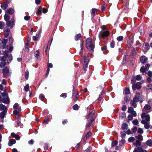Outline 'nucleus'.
Returning <instances> with one entry per match:
<instances>
[{
    "label": "nucleus",
    "instance_id": "61",
    "mask_svg": "<svg viewBox=\"0 0 152 152\" xmlns=\"http://www.w3.org/2000/svg\"><path fill=\"white\" fill-rule=\"evenodd\" d=\"M8 54V52L7 51H5L4 53V55L5 56L7 57Z\"/></svg>",
    "mask_w": 152,
    "mask_h": 152
},
{
    "label": "nucleus",
    "instance_id": "58",
    "mask_svg": "<svg viewBox=\"0 0 152 152\" xmlns=\"http://www.w3.org/2000/svg\"><path fill=\"white\" fill-rule=\"evenodd\" d=\"M148 75L149 77L152 76V72L151 71H149L148 73Z\"/></svg>",
    "mask_w": 152,
    "mask_h": 152
},
{
    "label": "nucleus",
    "instance_id": "7",
    "mask_svg": "<svg viewBox=\"0 0 152 152\" xmlns=\"http://www.w3.org/2000/svg\"><path fill=\"white\" fill-rule=\"evenodd\" d=\"M152 109L151 107L148 104H146L144 107L142 109V111L143 112H147L148 113L152 111Z\"/></svg>",
    "mask_w": 152,
    "mask_h": 152
},
{
    "label": "nucleus",
    "instance_id": "11",
    "mask_svg": "<svg viewBox=\"0 0 152 152\" xmlns=\"http://www.w3.org/2000/svg\"><path fill=\"white\" fill-rule=\"evenodd\" d=\"M140 98V94L139 93H137L134 98L133 101L137 102L138 101Z\"/></svg>",
    "mask_w": 152,
    "mask_h": 152
},
{
    "label": "nucleus",
    "instance_id": "35",
    "mask_svg": "<svg viewBox=\"0 0 152 152\" xmlns=\"http://www.w3.org/2000/svg\"><path fill=\"white\" fill-rule=\"evenodd\" d=\"M135 140V139L134 137H129L128 139V141L129 142H132Z\"/></svg>",
    "mask_w": 152,
    "mask_h": 152
},
{
    "label": "nucleus",
    "instance_id": "22",
    "mask_svg": "<svg viewBox=\"0 0 152 152\" xmlns=\"http://www.w3.org/2000/svg\"><path fill=\"white\" fill-rule=\"evenodd\" d=\"M4 18L5 20L7 21H9L10 18V16L7 14H5L4 16Z\"/></svg>",
    "mask_w": 152,
    "mask_h": 152
},
{
    "label": "nucleus",
    "instance_id": "14",
    "mask_svg": "<svg viewBox=\"0 0 152 152\" xmlns=\"http://www.w3.org/2000/svg\"><path fill=\"white\" fill-rule=\"evenodd\" d=\"M0 110H3V112H7V107L2 104H0Z\"/></svg>",
    "mask_w": 152,
    "mask_h": 152
},
{
    "label": "nucleus",
    "instance_id": "28",
    "mask_svg": "<svg viewBox=\"0 0 152 152\" xmlns=\"http://www.w3.org/2000/svg\"><path fill=\"white\" fill-rule=\"evenodd\" d=\"M5 24L3 22L0 21V28L3 29L4 27Z\"/></svg>",
    "mask_w": 152,
    "mask_h": 152
},
{
    "label": "nucleus",
    "instance_id": "34",
    "mask_svg": "<svg viewBox=\"0 0 152 152\" xmlns=\"http://www.w3.org/2000/svg\"><path fill=\"white\" fill-rule=\"evenodd\" d=\"M134 111V109L132 107H129L128 109V112L129 113H131Z\"/></svg>",
    "mask_w": 152,
    "mask_h": 152
},
{
    "label": "nucleus",
    "instance_id": "3",
    "mask_svg": "<svg viewBox=\"0 0 152 152\" xmlns=\"http://www.w3.org/2000/svg\"><path fill=\"white\" fill-rule=\"evenodd\" d=\"M135 78L133 77L131 80V83L132 84L133 89L135 90L136 89H140L141 88V83L140 82H138L135 84Z\"/></svg>",
    "mask_w": 152,
    "mask_h": 152
},
{
    "label": "nucleus",
    "instance_id": "60",
    "mask_svg": "<svg viewBox=\"0 0 152 152\" xmlns=\"http://www.w3.org/2000/svg\"><path fill=\"white\" fill-rule=\"evenodd\" d=\"M126 105H124L122 108V110L123 111H125L126 109Z\"/></svg>",
    "mask_w": 152,
    "mask_h": 152
},
{
    "label": "nucleus",
    "instance_id": "19",
    "mask_svg": "<svg viewBox=\"0 0 152 152\" xmlns=\"http://www.w3.org/2000/svg\"><path fill=\"white\" fill-rule=\"evenodd\" d=\"M127 124H126L124 123L122 124L121 128L122 130H124L127 129Z\"/></svg>",
    "mask_w": 152,
    "mask_h": 152
},
{
    "label": "nucleus",
    "instance_id": "27",
    "mask_svg": "<svg viewBox=\"0 0 152 152\" xmlns=\"http://www.w3.org/2000/svg\"><path fill=\"white\" fill-rule=\"evenodd\" d=\"M130 90L129 88H126L124 91V93L126 94H127L129 93Z\"/></svg>",
    "mask_w": 152,
    "mask_h": 152
},
{
    "label": "nucleus",
    "instance_id": "12",
    "mask_svg": "<svg viewBox=\"0 0 152 152\" xmlns=\"http://www.w3.org/2000/svg\"><path fill=\"white\" fill-rule=\"evenodd\" d=\"M15 110L13 111V113L16 115V118H18L20 115L19 112L20 111V109L18 108V109Z\"/></svg>",
    "mask_w": 152,
    "mask_h": 152
},
{
    "label": "nucleus",
    "instance_id": "63",
    "mask_svg": "<svg viewBox=\"0 0 152 152\" xmlns=\"http://www.w3.org/2000/svg\"><path fill=\"white\" fill-rule=\"evenodd\" d=\"M148 104L151 105L152 106V99H150L148 101Z\"/></svg>",
    "mask_w": 152,
    "mask_h": 152
},
{
    "label": "nucleus",
    "instance_id": "17",
    "mask_svg": "<svg viewBox=\"0 0 152 152\" xmlns=\"http://www.w3.org/2000/svg\"><path fill=\"white\" fill-rule=\"evenodd\" d=\"M109 31H106L102 33V37H106L109 35Z\"/></svg>",
    "mask_w": 152,
    "mask_h": 152
},
{
    "label": "nucleus",
    "instance_id": "62",
    "mask_svg": "<svg viewBox=\"0 0 152 152\" xmlns=\"http://www.w3.org/2000/svg\"><path fill=\"white\" fill-rule=\"evenodd\" d=\"M49 121V118H47L46 119H44L43 122V123H46L47 122H48Z\"/></svg>",
    "mask_w": 152,
    "mask_h": 152
},
{
    "label": "nucleus",
    "instance_id": "45",
    "mask_svg": "<svg viewBox=\"0 0 152 152\" xmlns=\"http://www.w3.org/2000/svg\"><path fill=\"white\" fill-rule=\"evenodd\" d=\"M147 144L149 146H151L152 144V141L149 140L147 141Z\"/></svg>",
    "mask_w": 152,
    "mask_h": 152
},
{
    "label": "nucleus",
    "instance_id": "24",
    "mask_svg": "<svg viewBox=\"0 0 152 152\" xmlns=\"http://www.w3.org/2000/svg\"><path fill=\"white\" fill-rule=\"evenodd\" d=\"M9 69L7 68V67H5L4 69H3V73H5L6 74H7L9 73Z\"/></svg>",
    "mask_w": 152,
    "mask_h": 152
},
{
    "label": "nucleus",
    "instance_id": "64",
    "mask_svg": "<svg viewBox=\"0 0 152 152\" xmlns=\"http://www.w3.org/2000/svg\"><path fill=\"white\" fill-rule=\"evenodd\" d=\"M148 89H150L152 90V85L151 84H149L148 85Z\"/></svg>",
    "mask_w": 152,
    "mask_h": 152
},
{
    "label": "nucleus",
    "instance_id": "20",
    "mask_svg": "<svg viewBox=\"0 0 152 152\" xmlns=\"http://www.w3.org/2000/svg\"><path fill=\"white\" fill-rule=\"evenodd\" d=\"M2 102L3 103L6 104H8L9 103V100L7 97L4 98L3 99Z\"/></svg>",
    "mask_w": 152,
    "mask_h": 152
},
{
    "label": "nucleus",
    "instance_id": "57",
    "mask_svg": "<svg viewBox=\"0 0 152 152\" xmlns=\"http://www.w3.org/2000/svg\"><path fill=\"white\" fill-rule=\"evenodd\" d=\"M134 117H135L137 115V113L135 111H134L131 113Z\"/></svg>",
    "mask_w": 152,
    "mask_h": 152
},
{
    "label": "nucleus",
    "instance_id": "8",
    "mask_svg": "<svg viewBox=\"0 0 152 152\" xmlns=\"http://www.w3.org/2000/svg\"><path fill=\"white\" fill-rule=\"evenodd\" d=\"M141 123L142 124H144V127L146 129H148L150 128V125H149L150 123L149 121L146 122L145 120L143 119Z\"/></svg>",
    "mask_w": 152,
    "mask_h": 152
},
{
    "label": "nucleus",
    "instance_id": "46",
    "mask_svg": "<svg viewBox=\"0 0 152 152\" xmlns=\"http://www.w3.org/2000/svg\"><path fill=\"white\" fill-rule=\"evenodd\" d=\"M34 55H35V56L36 57V58H38V57L39 55V51L38 50L36 51L35 52V53H34Z\"/></svg>",
    "mask_w": 152,
    "mask_h": 152
},
{
    "label": "nucleus",
    "instance_id": "36",
    "mask_svg": "<svg viewBox=\"0 0 152 152\" xmlns=\"http://www.w3.org/2000/svg\"><path fill=\"white\" fill-rule=\"evenodd\" d=\"M133 124L134 125H137L139 123V122L137 119H135L132 122Z\"/></svg>",
    "mask_w": 152,
    "mask_h": 152
},
{
    "label": "nucleus",
    "instance_id": "10",
    "mask_svg": "<svg viewBox=\"0 0 152 152\" xmlns=\"http://www.w3.org/2000/svg\"><path fill=\"white\" fill-rule=\"evenodd\" d=\"M8 41L7 39H4L2 40L1 44V48L4 49L5 48V46Z\"/></svg>",
    "mask_w": 152,
    "mask_h": 152
},
{
    "label": "nucleus",
    "instance_id": "56",
    "mask_svg": "<svg viewBox=\"0 0 152 152\" xmlns=\"http://www.w3.org/2000/svg\"><path fill=\"white\" fill-rule=\"evenodd\" d=\"M7 59V57L5 56H3L1 58V60L3 61H5Z\"/></svg>",
    "mask_w": 152,
    "mask_h": 152
},
{
    "label": "nucleus",
    "instance_id": "41",
    "mask_svg": "<svg viewBox=\"0 0 152 152\" xmlns=\"http://www.w3.org/2000/svg\"><path fill=\"white\" fill-rule=\"evenodd\" d=\"M138 150H139L140 152H147L146 150H143L142 148L140 147H138Z\"/></svg>",
    "mask_w": 152,
    "mask_h": 152
},
{
    "label": "nucleus",
    "instance_id": "39",
    "mask_svg": "<svg viewBox=\"0 0 152 152\" xmlns=\"http://www.w3.org/2000/svg\"><path fill=\"white\" fill-rule=\"evenodd\" d=\"M24 90L26 91H28L29 90V86L28 84H27L24 87Z\"/></svg>",
    "mask_w": 152,
    "mask_h": 152
},
{
    "label": "nucleus",
    "instance_id": "54",
    "mask_svg": "<svg viewBox=\"0 0 152 152\" xmlns=\"http://www.w3.org/2000/svg\"><path fill=\"white\" fill-rule=\"evenodd\" d=\"M60 96L64 98L66 97L67 94L66 93H63L61 94Z\"/></svg>",
    "mask_w": 152,
    "mask_h": 152
},
{
    "label": "nucleus",
    "instance_id": "2",
    "mask_svg": "<svg viewBox=\"0 0 152 152\" xmlns=\"http://www.w3.org/2000/svg\"><path fill=\"white\" fill-rule=\"evenodd\" d=\"M86 48L93 51L94 48V42H92L91 38H88L86 40Z\"/></svg>",
    "mask_w": 152,
    "mask_h": 152
},
{
    "label": "nucleus",
    "instance_id": "40",
    "mask_svg": "<svg viewBox=\"0 0 152 152\" xmlns=\"http://www.w3.org/2000/svg\"><path fill=\"white\" fill-rule=\"evenodd\" d=\"M42 7H39L37 12V15H40L41 14Z\"/></svg>",
    "mask_w": 152,
    "mask_h": 152
},
{
    "label": "nucleus",
    "instance_id": "53",
    "mask_svg": "<svg viewBox=\"0 0 152 152\" xmlns=\"http://www.w3.org/2000/svg\"><path fill=\"white\" fill-rule=\"evenodd\" d=\"M127 118L128 120H132L133 119L132 116L130 115H128Z\"/></svg>",
    "mask_w": 152,
    "mask_h": 152
},
{
    "label": "nucleus",
    "instance_id": "55",
    "mask_svg": "<svg viewBox=\"0 0 152 152\" xmlns=\"http://www.w3.org/2000/svg\"><path fill=\"white\" fill-rule=\"evenodd\" d=\"M110 47L112 48H113L114 47L115 43L113 41H112L110 42Z\"/></svg>",
    "mask_w": 152,
    "mask_h": 152
},
{
    "label": "nucleus",
    "instance_id": "6",
    "mask_svg": "<svg viewBox=\"0 0 152 152\" xmlns=\"http://www.w3.org/2000/svg\"><path fill=\"white\" fill-rule=\"evenodd\" d=\"M141 118L142 119H145V120L146 122H149L150 121V117L149 115L144 112L141 115Z\"/></svg>",
    "mask_w": 152,
    "mask_h": 152
},
{
    "label": "nucleus",
    "instance_id": "51",
    "mask_svg": "<svg viewBox=\"0 0 152 152\" xmlns=\"http://www.w3.org/2000/svg\"><path fill=\"white\" fill-rule=\"evenodd\" d=\"M123 37L122 36H120L117 37V39L118 41H121L122 40Z\"/></svg>",
    "mask_w": 152,
    "mask_h": 152
},
{
    "label": "nucleus",
    "instance_id": "1",
    "mask_svg": "<svg viewBox=\"0 0 152 152\" xmlns=\"http://www.w3.org/2000/svg\"><path fill=\"white\" fill-rule=\"evenodd\" d=\"M96 117V114L95 111L93 110H91L89 114L87 116V118L88 122L86 125L87 127H89L92 125V122L94 121Z\"/></svg>",
    "mask_w": 152,
    "mask_h": 152
},
{
    "label": "nucleus",
    "instance_id": "38",
    "mask_svg": "<svg viewBox=\"0 0 152 152\" xmlns=\"http://www.w3.org/2000/svg\"><path fill=\"white\" fill-rule=\"evenodd\" d=\"M29 76V72L28 71H26L25 73V77L26 80L28 79Z\"/></svg>",
    "mask_w": 152,
    "mask_h": 152
},
{
    "label": "nucleus",
    "instance_id": "43",
    "mask_svg": "<svg viewBox=\"0 0 152 152\" xmlns=\"http://www.w3.org/2000/svg\"><path fill=\"white\" fill-rule=\"evenodd\" d=\"M137 132L139 133L142 134L143 132V131L142 129L140 128L137 130Z\"/></svg>",
    "mask_w": 152,
    "mask_h": 152
},
{
    "label": "nucleus",
    "instance_id": "13",
    "mask_svg": "<svg viewBox=\"0 0 152 152\" xmlns=\"http://www.w3.org/2000/svg\"><path fill=\"white\" fill-rule=\"evenodd\" d=\"M147 58L145 56H142L141 57L140 61L142 63L144 64L147 62Z\"/></svg>",
    "mask_w": 152,
    "mask_h": 152
},
{
    "label": "nucleus",
    "instance_id": "42",
    "mask_svg": "<svg viewBox=\"0 0 152 152\" xmlns=\"http://www.w3.org/2000/svg\"><path fill=\"white\" fill-rule=\"evenodd\" d=\"M6 112H2L0 114V117L2 118H3L5 115V113Z\"/></svg>",
    "mask_w": 152,
    "mask_h": 152
},
{
    "label": "nucleus",
    "instance_id": "25",
    "mask_svg": "<svg viewBox=\"0 0 152 152\" xmlns=\"http://www.w3.org/2000/svg\"><path fill=\"white\" fill-rule=\"evenodd\" d=\"M81 37V34H77L75 36V40L77 41Z\"/></svg>",
    "mask_w": 152,
    "mask_h": 152
},
{
    "label": "nucleus",
    "instance_id": "31",
    "mask_svg": "<svg viewBox=\"0 0 152 152\" xmlns=\"http://www.w3.org/2000/svg\"><path fill=\"white\" fill-rule=\"evenodd\" d=\"M125 141L124 139H122L119 142V145L121 146H122L125 143Z\"/></svg>",
    "mask_w": 152,
    "mask_h": 152
},
{
    "label": "nucleus",
    "instance_id": "47",
    "mask_svg": "<svg viewBox=\"0 0 152 152\" xmlns=\"http://www.w3.org/2000/svg\"><path fill=\"white\" fill-rule=\"evenodd\" d=\"M118 144V142L117 141H114L113 142H112V145L113 146H116V145H117Z\"/></svg>",
    "mask_w": 152,
    "mask_h": 152
},
{
    "label": "nucleus",
    "instance_id": "52",
    "mask_svg": "<svg viewBox=\"0 0 152 152\" xmlns=\"http://www.w3.org/2000/svg\"><path fill=\"white\" fill-rule=\"evenodd\" d=\"M96 9H94L92 10L91 14L92 16H94L95 13L96 12Z\"/></svg>",
    "mask_w": 152,
    "mask_h": 152
},
{
    "label": "nucleus",
    "instance_id": "29",
    "mask_svg": "<svg viewBox=\"0 0 152 152\" xmlns=\"http://www.w3.org/2000/svg\"><path fill=\"white\" fill-rule=\"evenodd\" d=\"M6 48L9 50V51L11 52L13 50V47L12 45H10L9 46H7Z\"/></svg>",
    "mask_w": 152,
    "mask_h": 152
},
{
    "label": "nucleus",
    "instance_id": "50",
    "mask_svg": "<svg viewBox=\"0 0 152 152\" xmlns=\"http://www.w3.org/2000/svg\"><path fill=\"white\" fill-rule=\"evenodd\" d=\"M137 138L138 140H143V137L142 135H138L137 136Z\"/></svg>",
    "mask_w": 152,
    "mask_h": 152
},
{
    "label": "nucleus",
    "instance_id": "44",
    "mask_svg": "<svg viewBox=\"0 0 152 152\" xmlns=\"http://www.w3.org/2000/svg\"><path fill=\"white\" fill-rule=\"evenodd\" d=\"M121 137L123 138H124L126 135V132L125 131H123L121 132Z\"/></svg>",
    "mask_w": 152,
    "mask_h": 152
},
{
    "label": "nucleus",
    "instance_id": "26",
    "mask_svg": "<svg viewBox=\"0 0 152 152\" xmlns=\"http://www.w3.org/2000/svg\"><path fill=\"white\" fill-rule=\"evenodd\" d=\"M133 144L135 146H140L141 144V143L138 140H136V142H134Z\"/></svg>",
    "mask_w": 152,
    "mask_h": 152
},
{
    "label": "nucleus",
    "instance_id": "9",
    "mask_svg": "<svg viewBox=\"0 0 152 152\" xmlns=\"http://www.w3.org/2000/svg\"><path fill=\"white\" fill-rule=\"evenodd\" d=\"M78 96V91L77 90L73 91L72 96H74L73 100L75 102H76L77 100V98Z\"/></svg>",
    "mask_w": 152,
    "mask_h": 152
},
{
    "label": "nucleus",
    "instance_id": "30",
    "mask_svg": "<svg viewBox=\"0 0 152 152\" xmlns=\"http://www.w3.org/2000/svg\"><path fill=\"white\" fill-rule=\"evenodd\" d=\"M20 109V107L19 106L18 104L17 103H15L13 106V108L14 109Z\"/></svg>",
    "mask_w": 152,
    "mask_h": 152
},
{
    "label": "nucleus",
    "instance_id": "16",
    "mask_svg": "<svg viewBox=\"0 0 152 152\" xmlns=\"http://www.w3.org/2000/svg\"><path fill=\"white\" fill-rule=\"evenodd\" d=\"M6 12L11 15H12L14 13V10L13 9L10 8L9 9H7L6 11Z\"/></svg>",
    "mask_w": 152,
    "mask_h": 152
},
{
    "label": "nucleus",
    "instance_id": "49",
    "mask_svg": "<svg viewBox=\"0 0 152 152\" xmlns=\"http://www.w3.org/2000/svg\"><path fill=\"white\" fill-rule=\"evenodd\" d=\"M146 69L145 68L144 66H142L141 68L140 71L141 72H145Z\"/></svg>",
    "mask_w": 152,
    "mask_h": 152
},
{
    "label": "nucleus",
    "instance_id": "48",
    "mask_svg": "<svg viewBox=\"0 0 152 152\" xmlns=\"http://www.w3.org/2000/svg\"><path fill=\"white\" fill-rule=\"evenodd\" d=\"M73 108L75 110H77L78 109V106L77 104H75L73 106Z\"/></svg>",
    "mask_w": 152,
    "mask_h": 152
},
{
    "label": "nucleus",
    "instance_id": "33",
    "mask_svg": "<svg viewBox=\"0 0 152 152\" xmlns=\"http://www.w3.org/2000/svg\"><path fill=\"white\" fill-rule=\"evenodd\" d=\"M12 59V55L11 54L10 55L9 57L8 58V64L10 62Z\"/></svg>",
    "mask_w": 152,
    "mask_h": 152
},
{
    "label": "nucleus",
    "instance_id": "5",
    "mask_svg": "<svg viewBox=\"0 0 152 152\" xmlns=\"http://www.w3.org/2000/svg\"><path fill=\"white\" fill-rule=\"evenodd\" d=\"M89 61L88 56H85L84 57V59L82 61V63L83 65V68L85 70L87 67V65Z\"/></svg>",
    "mask_w": 152,
    "mask_h": 152
},
{
    "label": "nucleus",
    "instance_id": "4",
    "mask_svg": "<svg viewBox=\"0 0 152 152\" xmlns=\"http://www.w3.org/2000/svg\"><path fill=\"white\" fill-rule=\"evenodd\" d=\"M15 18L13 16L11 19L10 20L7 21L6 25L8 27H9L10 28H12L15 25Z\"/></svg>",
    "mask_w": 152,
    "mask_h": 152
},
{
    "label": "nucleus",
    "instance_id": "15",
    "mask_svg": "<svg viewBox=\"0 0 152 152\" xmlns=\"http://www.w3.org/2000/svg\"><path fill=\"white\" fill-rule=\"evenodd\" d=\"M149 48V44L148 43H145L142 47L143 50L144 51H146Z\"/></svg>",
    "mask_w": 152,
    "mask_h": 152
},
{
    "label": "nucleus",
    "instance_id": "37",
    "mask_svg": "<svg viewBox=\"0 0 152 152\" xmlns=\"http://www.w3.org/2000/svg\"><path fill=\"white\" fill-rule=\"evenodd\" d=\"M134 102V101H131L130 102V104L132 105H133L134 107H137V104H136L134 102Z\"/></svg>",
    "mask_w": 152,
    "mask_h": 152
},
{
    "label": "nucleus",
    "instance_id": "18",
    "mask_svg": "<svg viewBox=\"0 0 152 152\" xmlns=\"http://www.w3.org/2000/svg\"><path fill=\"white\" fill-rule=\"evenodd\" d=\"M16 142V141L15 140L13 139H11L9 142V145L11 146L13 144H15Z\"/></svg>",
    "mask_w": 152,
    "mask_h": 152
},
{
    "label": "nucleus",
    "instance_id": "59",
    "mask_svg": "<svg viewBox=\"0 0 152 152\" xmlns=\"http://www.w3.org/2000/svg\"><path fill=\"white\" fill-rule=\"evenodd\" d=\"M137 130V127L134 126L133 128V132H135Z\"/></svg>",
    "mask_w": 152,
    "mask_h": 152
},
{
    "label": "nucleus",
    "instance_id": "21",
    "mask_svg": "<svg viewBox=\"0 0 152 152\" xmlns=\"http://www.w3.org/2000/svg\"><path fill=\"white\" fill-rule=\"evenodd\" d=\"M132 41L133 40L132 39H129V40L127 41L128 43V46L129 47H130L131 46V45H132Z\"/></svg>",
    "mask_w": 152,
    "mask_h": 152
},
{
    "label": "nucleus",
    "instance_id": "23",
    "mask_svg": "<svg viewBox=\"0 0 152 152\" xmlns=\"http://www.w3.org/2000/svg\"><path fill=\"white\" fill-rule=\"evenodd\" d=\"M133 77H134L135 78V80H141L142 78L141 76L140 75H137V76H136V77L133 76L132 77V78Z\"/></svg>",
    "mask_w": 152,
    "mask_h": 152
},
{
    "label": "nucleus",
    "instance_id": "32",
    "mask_svg": "<svg viewBox=\"0 0 152 152\" xmlns=\"http://www.w3.org/2000/svg\"><path fill=\"white\" fill-rule=\"evenodd\" d=\"M6 62L4 61L1 62L0 64V66L1 68L4 67L6 65Z\"/></svg>",
    "mask_w": 152,
    "mask_h": 152
}]
</instances>
